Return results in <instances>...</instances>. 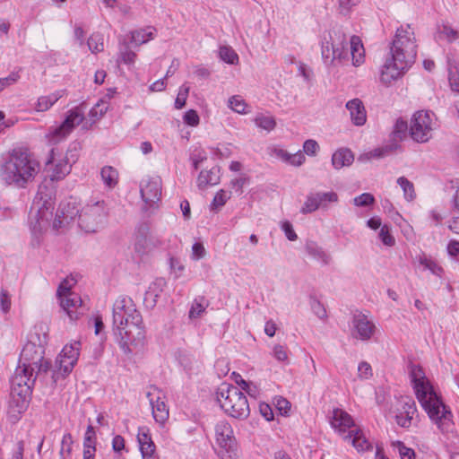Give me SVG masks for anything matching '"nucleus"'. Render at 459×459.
Here are the masks:
<instances>
[{
    "mask_svg": "<svg viewBox=\"0 0 459 459\" xmlns=\"http://www.w3.org/2000/svg\"><path fill=\"white\" fill-rule=\"evenodd\" d=\"M108 103L103 100H100L97 102V104L91 108L89 112V116L91 119L95 122L100 119L108 109Z\"/></svg>",
    "mask_w": 459,
    "mask_h": 459,
    "instance_id": "nucleus-40",
    "label": "nucleus"
},
{
    "mask_svg": "<svg viewBox=\"0 0 459 459\" xmlns=\"http://www.w3.org/2000/svg\"><path fill=\"white\" fill-rule=\"evenodd\" d=\"M20 75L17 73H11L7 77L0 78V92L6 87L18 81Z\"/></svg>",
    "mask_w": 459,
    "mask_h": 459,
    "instance_id": "nucleus-61",
    "label": "nucleus"
},
{
    "mask_svg": "<svg viewBox=\"0 0 459 459\" xmlns=\"http://www.w3.org/2000/svg\"><path fill=\"white\" fill-rule=\"evenodd\" d=\"M254 122L256 126L268 132L273 130L276 126V121L273 116L259 114L255 117Z\"/></svg>",
    "mask_w": 459,
    "mask_h": 459,
    "instance_id": "nucleus-38",
    "label": "nucleus"
},
{
    "mask_svg": "<svg viewBox=\"0 0 459 459\" xmlns=\"http://www.w3.org/2000/svg\"><path fill=\"white\" fill-rule=\"evenodd\" d=\"M35 335H38L35 333ZM48 336L44 333L43 337L34 334L30 335V340L24 345L19 359V364L15 368L13 377H21V379L40 377L48 372L51 367L50 361L44 359V346L47 344Z\"/></svg>",
    "mask_w": 459,
    "mask_h": 459,
    "instance_id": "nucleus-5",
    "label": "nucleus"
},
{
    "mask_svg": "<svg viewBox=\"0 0 459 459\" xmlns=\"http://www.w3.org/2000/svg\"><path fill=\"white\" fill-rule=\"evenodd\" d=\"M56 212L59 213L67 223L73 221L77 215L79 216L80 213L75 205V201L72 199L61 203Z\"/></svg>",
    "mask_w": 459,
    "mask_h": 459,
    "instance_id": "nucleus-32",
    "label": "nucleus"
},
{
    "mask_svg": "<svg viewBox=\"0 0 459 459\" xmlns=\"http://www.w3.org/2000/svg\"><path fill=\"white\" fill-rule=\"evenodd\" d=\"M410 375L416 397L429 419L442 433L450 432L454 426L453 414L434 391L423 368L419 365H412Z\"/></svg>",
    "mask_w": 459,
    "mask_h": 459,
    "instance_id": "nucleus-2",
    "label": "nucleus"
},
{
    "mask_svg": "<svg viewBox=\"0 0 459 459\" xmlns=\"http://www.w3.org/2000/svg\"><path fill=\"white\" fill-rule=\"evenodd\" d=\"M346 108L350 112V117L352 123L360 126L367 121V112L363 102L359 99H353L346 103Z\"/></svg>",
    "mask_w": 459,
    "mask_h": 459,
    "instance_id": "nucleus-24",
    "label": "nucleus"
},
{
    "mask_svg": "<svg viewBox=\"0 0 459 459\" xmlns=\"http://www.w3.org/2000/svg\"><path fill=\"white\" fill-rule=\"evenodd\" d=\"M321 55L325 65L327 66L334 65L335 60H338L339 62L346 60L345 53L335 52V49L331 47L330 42L327 41L326 39L322 42Z\"/></svg>",
    "mask_w": 459,
    "mask_h": 459,
    "instance_id": "nucleus-27",
    "label": "nucleus"
},
{
    "mask_svg": "<svg viewBox=\"0 0 459 459\" xmlns=\"http://www.w3.org/2000/svg\"><path fill=\"white\" fill-rule=\"evenodd\" d=\"M303 150L306 154L309 156H315L319 150V144L316 141L308 139L305 141L303 144Z\"/></svg>",
    "mask_w": 459,
    "mask_h": 459,
    "instance_id": "nucleus-60",
    "label": "nucleus"
},
{
    "mask_svg": "<svg viewBox=\"0 0 459 459\" xmlns=\"http://www.w3.org/2000/svg\"><path fill=\"white\" fill-rule=\"evenodd\" d=\"M184 122L190 126H197L200 122L197 112L194 109H189L184 115Z\"/></svg>",
    "mask_w": 459,
    "mask_h": 459,
    "instance_id": "nucleus-58",
    "label": "nucleus"
},
{
    "mask_svg": "<svg viewBox=\"0 0 459 459\" xmlns=\"http://www.w3.org/2000/svg\"><path fill=\"white\" fill-rule=\"evenodd\" d=\"M146 394L152 410V415L156 422L164 423L169 418V409L160 398V391L155 387L152 388Z\"/></svg>",
    "mask_w": 459,
    "mask_h": 459,
    "instance_id": "nucleus-19",
    "label": "nucleus"
},
{
    "mask_svg": "<svg viewBox=\"0 0 459 459\" xmlns=\"http://www.w3.org/2000/svg\"><path fill=\"white\" fill-rule=\"evenodd\" d=\"M420 264L425 270L430 271L437 276H441L443 273V268L432 258L427 256H421L420 258Z\"/></svg>",
    "mask_w": 459,
    "mask_h": 459,
    "instance_id": "nucleus-43",
    "label": "nucleus"
},
{
    "mask_svg": "<svg viewBox=\"0 0 459 459\" xmlns=\"http://www.w3.org/2000/svg\"><path fill=\"white\" fill-rule=\"evenodd\" d=\"M68 281L64 280L57 288L56 296L59 299L61 307L66 312L71 320L78 319L82 312L79 311L82 301L81 297L73 292L67 286Z\"/></svg>",
    "mask_w": 459,
    "mask_h": 459,
    "instance_id": "nucleus-13",
    "label": "nucleus"
},
{
    "mask_svg": "<svg viewBox=\"0 0 459 459\" xmlns=\"http://www.w3.org/2000/svg\"><path fill=\"white\" fill-rule=\"evenodd\" d=\"M338 195L333 191L329 192H310L300 209L302 214L312 213L318 209L325 210L329 204L337 203Z\"/></svg>",
    "mask_w": 459,
    "mask_h": 459,
    "instance_id": "nucleus-14",
    "label": "nucleus"
},
{
    "mask_svg": "<svg viewBox=\"0 0 459 459\" xmlns=\"http://www.w3.org/2000/svg\"><path fill=\"white\" fill-rule=\"evenodd\" d=\"M311 307L315 315H316L319 318L323 319L326 317V310L320 301L314 299L311 302Z\"/></svg>",
    "mask_w": 459,
    "mask_h": 459,
    "instance_id": "nucleus-62",
    "label": "nucleus"
},
{
    "mask_svg": "<svg viewBox=\"0 0 459 459\" xmlns=\"http://www.w3.org/2000/svg\"><path fill=\"white\" fill-rule=\"evenodd\" d=\"M46 170L51 181L60 180L70 172L71 164L67 158L56 159L55 149H52L46 163Z\"/></svg>",
    "mask_w": 459,
    "mask_h": 459,
    "instance_id": "nucleus-18",
    "label": "nucleus"
},
{
    "mask_svg": "<svg viewBox=\"0 0 459 459\" xmlns=\"http://www.w3.org/2000/svg\"><path fill=\"white\" fill-rule=\"evenodd\" d=\"M0 306L3 310V312L6 313L9 311L11 307V299L8 295V292L4 290H1L0 294Z\"/></svg>",
    "mask_w": 459,
    "mask_h": 459,
    "instance_id": "nucleus-63",
    "label": "nucleus"
},
{
    "mask_svg": "<svg viewBox=\"0 0 459 459\" xmlns=\"http://www.w3.org/2000/svg\"><path fill=\"white\" fill-rule=\"evenodd\" d=\"M230 194H228L223 189H221L219 192H217V194L213 197V200L211 204V209L218 210V209L221 208L226 204V202L230 199Z\"/></svg>",
    "mask_w": 459,
    "mask_h": 459,
    "instance_id": "nucleus-47",
    "label": "nucleus"
},
{
    "mask_svg": "<svg viewBox=\"0 0 459 459\" xmlns=\"http://www.w3.org/2000/svg\"><path fill=\"white\" fill-rule=\"evenodd\" d=\"M215 441L218 448L215 450L220 459H237L238 443L231 425L226 420H221L215 425Z\"/></svg>",
    "mask_w": 459,
    "mask_h": 459,
    "instance_id": "nucleus-9",
    "label": "nucleus"
},
{
    "mask_svg": "<svg viewBox=\"0 0 459 459\" xmlns=\"http://www.w3.org/2000/svg\"><path fill=\"white\" fill-rule=\"evenodd\" d=\"M354 155L348 148L337 150L332 156V165L335 169H341L352 164Z\"/></svg>",
    "mask_w": 459,
    "mask_h": 459,
    "instance_id": "nucleus-28",
    "label": "nucleus"
},
{
    "mask_svg": "<svg viewBox=\"0 0 459 459\" xmlns=\"http://www.w3.org/2000/svg\"><path fill=\"white\" fill-rule=\"evenodd\" d=\"M61 93L59 91L53 92L47 96H41L38 99L36 104V110L38 112H43L48 110L59 99Z\"/></svg>",
    "mask_w": 459,
    "mask_h": 459,
    "instance_id": "nucleus-35",
    "label": "nucleus"
},
{
    "mask_svg": "<svg viewBox=\"0 0 459 459\" xmlns=\"http://www.w3.org/2000/svg\"><path fill=\"white\" fill-rule=\"evenodd\" d=\"M274 404L281 415H286L290 410V403L281 396L275 398Z\"/></svg>",
    "mask_w": 459,
    "mask_h": 459,
    "instance_id": "nucleus-59",
    "label": "nucleus"
},
{
    "mask_svg": "<svg viewBox=\"0 0 459 459\" xmlns=\"http://www.w3.org/2000/svg\"><path fill=\"white\" fill-rule=\"evenodd\" d=\"M394 446L397 447L401 459H415L413 449L405 446L402 441H396Z\"/></svg>",
    "mask_w": 459,
    "mask_h": 459,
    "instance_id": "nucleus-54",
    "label": "nucleus"
},
{
    "mask_svg": "<svg viewBox=\"0 0 459 459\" xmlns=\"http://www.w3.org/2000/svg\"><path fill=\"white\" fill-rule=\"evenodd\" d=\"M72 445H73V438L72 435L70 433H66L63 436L62 442H61V449H60V457L61 459L65 458V454L67 455L71 454L72 451Z\"/></svg>",
    "mask_w": 459,
    "mask_h": 459,
    "instance_id": "nucleus-53",
    "label": "nucleus"
},
{
    "mask_svg": "<svg viewBox=\"0 0 459 459\" xmlns=\"http://www.w3.org/2000/svg\"><path fill=\"white\" fill-rule=\"evenodd\" d=\"M96 444V438H95V432L92 426H89L87 428V431L84 436L83 440V450L90 449L93 450L96 449L95 447Z\"/></svg>",
    "mask_w": 459,
    "mask_h": 459,
    "instance_id": "nucleus-50",
    "label": "nucleus"
},
{
    "mask_svg": "<svg viewBox=\"0 0 459 459\" xmlns=\"http://www.w3.org/2000/svg\"><path fill=\"white\" fill-rule=\"evenodd\" d=\"M407 130V122L403 119H397L394 124V130L392 132L394 139L402 140L406 135Z\"/></svg>",
    "mask_w": 459,
    "mask_h": 459,
    "instance_id": "nucleus-48",
    "label": "nucleus"
},
{
    "mask_svg": "<svg viewBox=\"0 0 459 459\" xmlns=\"http://www.w3.org/2000/svg\"><path fill=\"white\" fill-rule=\"evenodd\" d=\"M417 412L416 403L411 398H406L402 402L401 408L395 415L396 423L404 429H408L411 425L413 416Z\"/></svg>",
    "mask_w": 459,
    "mask_h": 459,
    "instance_id": "nucleus-20",
    "label": "nucleus"
},
{
    "mask_svg": "<svg viewBox=\"0 0 459 459\" xmlns=\"http://www.w3.org/2000/svg\"><path fill=\"white\" fill-rule=\"evenodd\" d=\"M306 251L313 258L321 261L323 264L326 265L331 262V256L316 242H307Z\"/></svg>",
    "mask_w": 459,
    "mask_h": 459,
    "instance_id": "nucleus-33",
    "label": "nucleus"
},
{
    "mask_svg": "<svg viewBox=\"0 0 459 459\" xmlns=\"http://www.w3.org/2000/svg\"><path fill=\"white\" fill-rule=\"evenodd\" d=\"M189 92V87L182 85L179 89L178 96L175 100V108L177 109L182 108L186 105V100Z\"/></svg>",
    "mask_w": 459,
    "mask_h": 459,
    "instance_id": "nucleus-56",
    "label": "nucleus"
},
{
    "mask_svg": "<svg viewBox=\"0 0 459 459\" xmlns=\"http://www.w3.org/2000/svg\"><path fill=\"white\" fill-rule=\"evenodd\" d=\"M221 168L213 166L210 169H204L199 173L197 178V186L204 189L209 186L218 185L221 181Z\"/></svg>",
    "mask_w": 459,
    "mask_h": 459,
    "instance_id": "nucleus-26",
    "label": "nucleus"
},
{
    "mask_svg": "<svg viewBox=\"0 0 459 459\" xmlns=\"http://www.w3.org/2000/svg\"><path fill=\"white\" fill-rule=\"evenodd\" d=\"M434 117V113L430 111H418L413 115L410 132L414 141L426 143L431 138L435 125Z\"/></svg>",
    "mask_w": 459,
    "mask_h": 459,
    "instance_id": "nucleus-12",
    "label": "nucleus"
},
{
    "mask_svg": "<svg viewBox=\"0 0 459 459\" xmlns=\"http://www.w3.org/2000/svg\"><path fill=\"white\" fill-rule=\"evenodd\" d=\"M166 286V281L164 278H157L152 284L149 286L148 290L145 292L144 301H151L152 306H154L157 302V299L160 296L161 292Z\"/></svg>",
    "mask_w": 459,
    "mask_h": 459,
    "instance_id": "nucleus-30",
    "label": "nucleus"
},
{
    "mask_svg": "<svg viewBox=\"0 0 459 459\" xmlns=\"http://www.w3.org/2000/svg\"><path fill=\"white\" fill-rule=\"evenodd\" d=\"M40 165L30 154L14 149L1 167V177L7 185L25 188L33 182Z\"/></svg>",
    "mask_w": 459,
    "mask_h": 459,
    "instance_id": "nucleus-4",
    "label": "nucleus"
},
{
    "mask_svg": "<svg viewBox=\"0 0 459 459\" xmlns=\"http://www.w3.org/2000/svg\"><path fill=\"white\" fill-rule=\"evenodd\" d=\"M375 323L364 313L356 311L352 316L351 334L353 338L363 342L369 341L375 334Z\"/></svg>",
    "mask_w": 459,
    "mask_h": 459,
    "instance_id": "nucleus-15",
    "label": "nucleus"
},
{
    "mask_svg": "<svg viewBox=\"0 0 459 459\" xmlns=\"http://www.w3.org/2000/svg\"><path fill=\"white\" fill-rule=\"evenodd\" d=\"M207 306L208 302L205 300L204 297H199L195 299L192 303L191 308L189 310V317L197 318L201 316L202 314L205 311Z\"/></svg>",
    "mask_w": 459,
    "mask_h": 459,
    "instance_id": "nucleus-39",
    "label": "nucleus"
},
{
    "mask_svg": "<svg viewBox=\"0 0 459 459\" xmlns=\"http://www.w3.org/2000/svg\"><path fill=\"white\" fill-rule=\"evenodd\" d=\"M331 47L335 49V52L345 53V58H349V43L347 41V35L342 27H334L329 32V39Z\"/></svg>",
    "mask_w": 459,
    "mask_h": 459,
    "instance_id": "nucleus-21",
    "label": "nucleus"
},
{
    "mask_svg": "<svg viewBox=\"0 0 459 459\" xmlns=\"http://www.w3.org/2000/svg\"><path fill=\"white\" fill-rule=\"evenodd\" d=\"M394 150L393 145H386L384 147L374 149L368 153H366L364 156H360L359 158L361 161H368L372 159H381L385 156L388 155L392 151Z\"/></svg>",
    "mask_w": 459,
    "mask_h": 459,
    "instance_id": "nucleus-37",
    "label": "nucleus"
},
{
    "mask_svg": "<svg viewBox=\"0 0 459 459\" xmlns=\"http://www.w3.org/2000/svg\"><path fill=\"white\" fill-rule=\"evenodd\" d=\"M140 193L143 201L149 208L155 207L161 196V179L159 177L143 179Z\"/></svg>",
    "mask_w": 459,
    "mask_h": 459,
    "instance_id": "nucleus-17",
    "label": "nucleus"
},
{
    "mask_svg": "<svg viewBox=\"0 0 459 459\" xmlns=\"http://www.w3.org/2000/svg\"><path fill=\"white\" fill-rule=\"evenodd\" d=\"M192 254L195 259H201L205 255L204 245L200 242H195L192 247Z\"/></svg>",
    "mask_w": 459,
    "mask_h": 459,
    "instance_id": "nucleus-64",
    "label": "nucleus"
},
{
    "mask_svg": "<svg viewBox=\"0 0 459 459\" xmlns=\"http://www.w3.org/2000/svg\"><path fill=\"white\" fill-rule=\"evenodd\" d=\"M101 179L108 187H114L117 184L118 173L111 166H106L100 171Z\"/></svg>",
    "mask_w": 459,
    "mask_h": 459,
    "instance_id": "nucleus-36",
    "label": "nucleus"
},
{
    "mask_svg": "<svg viewBox=\"0 0 459 459\" xmlns=\"http://www.w3.org/2000/svg\"><path fill=\"white\" fill-rule=\"evenodd\" d=\"M108 215V211L103 200H91L80 211L78 223L85 232H97L104 227Z\"/></svg>",
    "mask_w": 459,
    "mask_h": 459,
    "instance_id": "nucleus-7",
    "label": "nucleus"
},
{
    "mask_svg": "<svg viewBox=\"0 0 459 459\" xmlns=\"http://www.w3.org/2000/svg\"><path fill=\"white\" fill-rule=\"evenodd\" d=\"M448 82L451 90L459 93V64L447 60Z\"/></svg>",
    "mask_w": 459,
    "mask_h": 459,
    "instance_id": "nucleus-34",
    "label": "nucleus"
},
{
    "mask_svg": "<svg viewBox=\"0 0 459 459\" xmlns=\"http://www.w3.org/2000/svg\"><path fill=\"white\" fill-rule=\"evenodd\" d=\"M273 356L280 362H289L287 348L281 344H277L273 347Z\"/></svg>",
    "mask_w": 459,
    "mask_h": 459,
    "instance_id": "nucleus-57",
    "label": "nucleus"
},
{
    "mask_svg": "<svg viewBox=\"0 0 459 459\" xmlns=\"http://www.w3.org/2000/svg\"><path fill=\"white\" fill-rule=\"evenodd\" d=\"M397 184L403 189L406 200L411 201L415 198L414 186L410 180L405 177H400L397 178Z\"/></svg>",
    "mask_w": 459,
    "mask_h": 459,
    "instance_id": "nucleus-42",
    "label": "nucleus"
},
{
    "mask_svg": "<svg viewBox=\"0 0 459 459\" xmlns=\"http://www.w3.org/2000/svg\"><path fill=\"white\" fill-rule=\"evenodd\" d=\"M331 425L334 429L342 433L343 436L346 435L345 433L347 429L351 428L355 429V424L351 416L341 409H335L333 411Z\"/></svg>",
    "mask_w": 459,
    "mask_h": 459,
    "instance_id": "nucleus-22",
    "label": "nucleus"
},
{
    "mask_svg": "<svg viewBox=\"0 0 459 459\" xmlns=\"http://www.w3.org/2000/svg\"><path fill=\"white\" fill-rule=\"evenodd\" d=\"M343 439L351 442L358 452L368 451L373 447L372 444L365 437L363 431L359 428L350 429L348 433L343 436Z\"/></svg>",
    "mask_w": 459,
    "mask_h": 459,
    "instance_id": "nucleus-23",
    "label": "nucleus"
},
{
    "mask_svg": "<svg viewBox=\"0 0 459 459\" xmlns=\"http://www.w3.org/2000/svg\"><path fill=\"white\" fill-rule=\"evenodd\" d=\"M137 440L143 459H150L155 452V445L152 440L149 429L147 428H140L137 434Z\"/></svg>",
    "mask_w": 459,
    "mask_h": 459,
    "instance_id": "nucleus-25",
    "label": "nucleus"
},
{
    "mask_svg": "<svg viewBox=\"0 0 459 459\" xmlns=\"http://www.w3.org/2000/svg\"><path fill=\"white\" fill-rule=\"evenodd\" d=\"M390 56L386 58L381 69L380 80L390 84L408 70L416 60L417 44L414 32L409 25L396 30L390 46Z\"/></svg>",
    "mask_w": 459,
    "mask_h": 459,
    "instance_id": "nucleus-3",
    "label": "nucleus"
},
{
    "mask_svg": "<svg viewBox=\"0 0 459 459\" xmlns=\"http://www.w3.org/2000/svg\"><path fill=\"white\" fill-rule=\"evenodd\" d=\"M84 119V111L81 107H75L68 111V114L63 123L49 129L47 138L51 143H57L64 140L74 128L79 126Z\"/></svg>",
    "mask_w": 459,
    "mask_h": 459,
    "instance_id": "nucleus-11",
    "label": "nucleus"
},
{
    "mask_svg": "<svg viewBox=\"0 0 459 459\" xmlns=\"http://www.w3.org/2000/svg\"><path fill=\"white\" fill-rule=\"evenodd\" d=\"M372 376L373 371L370 364L366 361H361L358 366V377L361 380H367Z\"/></svg>",
    "mask_w": 459,
    "mask_h": 459,
    "instance_id": "nucleus-52",
    "label": "nucleus"
},
{
    "mask_svg": "<svg viewBox=\"0 0 459 459\" xmlns=\"http://www.w3.org/2000/svg\"><path fill=\"white\" fill-rule=\"evenodd\" d=\"M80 342L65 345L56 360L57 373L65 376L72 372L79 358Z\"/></svg>",
    "mask_w": 459,
    "mask_h": 459,
    "instance_id": "nucleus-16",
    "label": "nucleus"
},
{
    "mask_svg": "<svg viewBox=\"0 0 459 459\" xmlns=\"http://www.w3.org/2000/svg\"><path fill=\"white\" fill-rule=\"evenodd\" d=\"M439 37L446 39L448 42H453L459 38V33L453 28L444 25L439 30Z\"/></svg>",
    "mask_w": 459,
    "mask_h": 459,
    "instance_id": "nucleus-55",
    "label": "nucleus"
},
{
    "mask_svg": "<svg viewBox=\"0 0 459 459\" xmlns=\"http://www.w3.org/2000/svg\"><path fill=\"white\" fill-rule=\"evenodd\" d=\"M216 400L224 412L232 418L246 420L250 414L247 397L233 385L221 383L216 391Z\"/></svg>",
    "mask_w": 459,
    "mask_h": 459,
    "instance_id": "nucleus-6",
    "label": "nucleus"
},
{
    "mask_svg": "<svg viewBox=\"0 0 459 459\" xmlns=\"http://www.w3.org/2000/svg\"><path fill=\"white\" fill-rule=\"evenodd\" d=\"M219 55L221 60L224 62L234 65L238 61V56L235 50L228 46H222L220 48Z\"/></svg>",
    "mask_w": 459,
    "mask_h": 459,
    "instance_id": "nucleus-45",
    "label": "nucleus"
},
{
    "mask_svg": "<svg viewBox=\"0 0 459 459\" xmlns=\"http://www.w3.org/2000/svg\"><path fill=\"white\" fill-rule=\"evenodd\" d=\"M229 107L235 112L239 114H246L247 104L239 96H232L229 99Z\"/></svg>",
    "mask_w": 459,
    "mask_h": 459,
    "instance_id": "nucleus-46",
    "label": "nucleus"
},
{
    "mask_svg": "<svg viewBox=\"0 0 459 459\" xmlns=\"http://www.w3.org/2000/svg\"><path fill=\"white\" fill-rule=\"evenodd\" d=\"M34 385V378H26L25 380L18 377H12L11 401L9 403L11 416L18 418L27 410Z\"/></svg>",
    "mask_w": 459,
    "mask_h": 459,
    "instance_id": "nucleus-8",
    "label": "nucleus"
},
{
    "mask_svg": "<svg viewBox=\"0 0 459 459\" xmlns=\"http://www.w3.org/2000/svg\"><path fill=\"white\" fill-rule=\"evenodd\" d=\"M136 54L132 51L126 42H123L119 48V60L126 65H133Z\"/></svg>",
    "mask_w": 459,
    "mask_h": 459,
    "instance_id": "nucleus-41",
    "label": "nucleus"
},
{
    "mask_svg": "<svg viewBox=\"0 0 459 459\" xmlns=\"http://www.w3.org/2000/svg\"><path fill=\"white\" fill-rule=\"evenodd\" d=\"M378 237L385 246L392 247L395 243L394 238L390 234L389 227L385 224L381 227Z\"/></svg>",
    "mask_w": 459,
    "mask_h": 459,
    "instance_id": "nucleus-51",
    "label": "nucleus"
},
{
    "mask_svg": "<svg viewBox=\"0 0 459 459\" xmlns=\"http://www.w3.org/2000/svg\"><path fill=\"white\" fill-rule=\"evenodd\" d=\"M352 56V63L355 66L359 65L364 61V48L361 39L358 36L351 37L349 43V54Z\"/></svg>",
    "mask_w": 459,
    "mask_h": 459,
    "instance_id": "nucleus-29",
    "label": "nucleus"
},
{
    "mask_svg": "<svg viewBox=\"0 0 459 459\" xmlns=\"http://www.w3.org/2000/svg\"><path fill=\"white\" fill-rule=\"evenodd\" d=\"M375 203V197L369 193H363L353 199V204L358 207H366Z\"/></svg>",
    "mask_w": 459,
    "mask_h": 459,
    "instance_id": "nucleus-49",
    "label": "nucleus"
},
{
    "mask_svg": "<svg viewBox=\"0 0 459 459\" xmlns=\"http://www.w3.org/2000/svg\"><path fill=\"white\" fill-rule=\"evenodd\" d=\"M87 44L92 53H100L104 50L103 36L100 33H93L91 35Z\"/></svg>",
    "mask_w": 459,
    "mask_h": 459,
    "instance_id": "nucleus-44",
    "label": "nucleus"
},
{
    "mask_svg": "<svg viewBox=\"0 0 459 459\" xmlns=\"http://www.w3.org/2000/svg\"><path fill=\"white\" fill-rule=\"evenodd\" d=\"M113 331L125 354L143 343L145 327L141 313L128 296L118 297L113 304Z\"/></svg>",
    "mask_w": 459,
    "mask_h": 459,
    "instance_id": "nucleus-1",
    "label": "nucleus"
},
{
    "mask_svg": "<svg viewBox=\"0 0 459 459\" xmlns=\"http://www.w3.org/2000/svg\"><path fill=\"white\" fill-rule=\"evenodd\" d=\"M156 30L152 27H147L133 30L131 32V42L137 46L145 44L154 39Z\"/></svg>",
    "mask_w": 459,
    "mask_h": 459,
    "instance_id": "nucleus-31",
    "label": "nucleus"
},
{
    "mask_svg": "<svg viewBox=\"0 0 459 459\" xmlns=\"http://www.w3.org/2000/svg\"><path fill=\"white\" fill-rule=\"evenodd\" d=\"M43 185L39 186V191L34 198L30 214L36 210L35 223L31 222L33 230H41L53 217L54 203L51 200V195H43Z\"/></svg>",
    "mask_w": 459,
    "mask_h": 459,
    "instance_id": "nucleus-10",
    "label": "nucleus"
}]
</instances>
